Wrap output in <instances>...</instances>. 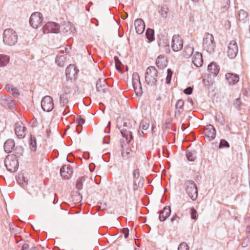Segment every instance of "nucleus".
Masks as SVG:
<instances>
[{"instance_id":"nucleus-1","label":"nucleus","mask_w":250,"mask_h":250,"mask_svg":"<svg viewBox=\"0 0 250 250\" xmlns=\"http://www.w3.org/2000/svg\"><path fill=\"white\" fill-rule=\"evenodd\" d=\"M184 187L187 194L192 201H195L198 197L197 187L195 183L192 180H186L184 183Z\"/></svg>"},{"instance_id":"nucleus-2","label":"nucleus","mask_w":250,"mask_h":250,"mask_svg":"<svg viewBox=\"0 0 250 250\" xmlns=\"http://www.w3.org/2000/svg\"><path fill=\"white\" fill-rule=\"evenodd\" d=\"M3 41L5 44L12 46L17 42L18 36L16 32L12 29H6L4 31Z\"/></svg>"},{"instance_id":"nucleus-3","label":"nucleus","mask_w":250,"mask_h":250,"mask_svg":"<svg viewBox=\"0 0 250 250\" xmlns=\"http://www.w3.org/2000/svg\"><path fill=\"white\" fill-rule=\"evenodd\" d=\"M203 47L207 52L211 53L213 52L215 47V42L213 35L206 33L203 40Z\"/></svg>"},{"instance_id":"nucleus-4","label":"nucleus","mask_w":250,"mask_h":250,"mask_svg":"<svg viewBox=\"0 0 250 250\" xmlns=\"http://www.w3.org/2000/svg\"><path fill=\"white\" fill-rule=\"evenodd\" d=\"M158 77V72L154 66L148 67L146 71L145 80L146 83L151 85L156 84Z\"/></svg>"},{"instance_id":"nucleus-5","label":"nucleus","mask_w":250,"mask_h":250,"mask_svg":"<svg viewBox=\"0 0 250 250\" xmlns=\"http://www.w3.org/2000/svg\"><path fill=\"white\" fill-rule=\"evenodd\" d=\"M4 165L9 171H15L19 166L17 156L15 155H8L5 159Z\"/></svg>"},{"instance_id":"nucleus-6","label":"nucleus","mask_w":250,"mask_h":250,"mask_svg":"<svg viewBox=\"0 0 250 250\" xmlns=\"http://www.w3.org/2000/svg\"><path fill=\"white\" fill-rule=\"evenodd\" d=\"M42 14L40 12H35L31 15L29 22L33 28H37L42 24Z\"/></svg>"},{"instance_id":"nucleus-7","label":"nucleus","mask_w":250,"mask_h":250,"mask_svg":"<svg viewBox=\"0 0 250 250\" xmlns=\"http://www.w3.org/2000/svg\"><path fill=\"white\" fill-rule=\"evenodd\" d=\"M238 52V47L237 42L234 40L229 42L228 44L227 53L228 56L231 59L236 57Z\"/></svg>"},{"instance_id":"nucleus-8","label":"nucleus","mask_w":250,"mask_h":250,"mask_svg":"<svg viewBox=\"0 0 250 250\" xmlns=\"http://www.w3.org/2000/svg\"><path fill=\"white\" fill-rule=\"evenodd\" d=\"M132 80V85L136 95L141 96L142 94V88L138 73H133Z\"/></svg>"},{"instance_id":"nucleus-9","label":"nucleus","mask_w":250,"mask_h":250,"mask_svg":"<svg viewBox=\"0 0 250 250\" xmlns=\"http://www.w3.org/2000/svg\"><path fill=\"white\" fill-rule=\"evenodd\" d=\"M42 109L46 112H50L54 108V103L52 98L49 96H45L41 101Z\"/></svg>"},{"instance_id":"nucleus-10","label":"nucleus","mask_w":250,"mask_h":250,"mask_svg":"<svg viewBox=\"0 0 250 250\" xmlns=\"http://www.w3.org/2000/svg\"><path fill=\"white\" fill-rule=\"evenodd\" d=\"M42 31L44 34L57 33L60 31V26L56 22H48L43 26Z\"/></svg>"},{"instance_id":"nucleus-11","label":"nucleus","mask_w":250,"mask_h":250,"mask_svg":"<svg viewBox=\"0 0 250 250\" xmlns=\"http://www.w3.org/2000/svg\"><path fill=\"white\" fill-rule=\"evenodd\" d=\"M15 131L18 138H24L26 135V128L22 122L18 121L15 124Z\"/></svg>"},{"instance_id":"nucleus-12","label":"nucleus","mask_w":250,"mask_h":250,"mask_svg":"<svg viewBox=\"0 0 250 250\" xmlns=\"http://www.w3.org/2000/svg\"><path fill=\"white\" fill-rule=\"evenodd\" d=\"M183 46V42L181 38L178 35H174L171 41V48L175 52L181 50Z\"/></svg>"},{"instance_id":"nucleus-13","label":"nucleus","mask_w":250,"mask_h":250,"mask_svg":"<svg viewBox=\"0 0 250 250\" xmlns=\"http://www.w3.org/2000/svg\"><path fill=\"white\" fill-rule=\"evenodd\" d=\"M205 137L208 141L213 140L216 136V130L212 125H207L204 130Z\"/></svg>"},{"instance_id":"nucleus-14","label":"nucleus","mask_w":250,"mask_h":250,"mask_svg":"<svg viewBox=\"0 0 250 250\" xmlns=\"http://www.w3.org/2000/svg\"><path fill=\"white\" fill-rule=\"evenodd\" d=\"M60 173L63 178L68 179L72 175V168L69 165H64L60 169Z\"/></svg>"},{"instance_id":"nucleus-15","label":"nucleus","mask_w":250,"mask_h":250,"mask_svg":"<svg viewBox=\"0 0 250 250\" xmlns=\"http://www.w3.org/2000/svg\"><path fill=\"white\" fill-rule=\"evenodd\" d=\"M225 76L227 82L230 85L235 84L239 82V76L236 74L228 73Z\"/></svg>"},{"instance_id":"nucleus-16","label":"nucleus","mask_w":250,"mask_h":250,"mask_svg":"<svg viewBox=\"0 0 250 250\" xmlns=\"http://www.w3.org/2000/svg\"><path fill=\"white\" fill-rule=\"evenodd\" d=\"M134 25L137 34H141L144 32L145 28V24L142 19H138L136 20L134 22Z\"/></svg>"},{"instance_id":"nucleus-17","label":"nucleus","mask_w":250,"mask_h":250,"mask_svg":"<svg viewBox=\"0 0 250 250\" xmlns=\"http://www.w3.org/2000/svg\"><path fill=\"white\" fill-rule=\"evenodd\" d=\"M192 62L196 67H201L203 62L202 54L198 52H196L193 55Z\"/></svg>"},{"instance_id":"nucleus-18","label":"nucleus","mask_w":250,"mask_h":250,"mask_svg":"<svg viewBox=\"0 0 250 250\" xmlns=\"http://www.w3.org/2000/svg\"><path fill=\"white\" fill-rule=\"evenodd\" d=\"M65 74L66 77L71 79L77 75V70L74 65L70 64L66 69Z\"/></svg>"},{"instance_id":"nucleus-19","label":"nucleus","mask_w":250,"mask_h":250,"mask_svg":"<svg viewBox=\"0 0 250 250\" xmlns=\"http://www.w3.org/2000/svg\"><path fill=\"white\" fill-rule=\"evenodd\" d=\"M171 213L169 207H165L159 213V220L161 221H164L167 218Z\"/></svg>"},{"instance_id":"nucleus-20","label":"nucleus","mask_w":250,"mask_h":250,"mask_svg":"<svg viewBox=\"0 0 250 250\" xmlns=\"http://www.w3.org/2000/svg\"><path fill=\"white\" fill-rule=\"evenodd\" d=\"M15 146V142L13 139H8L4 143V149L5 152L9 153L12 151Z\"/></svg>"},{"instance_id":"nucleus-21","label":"nucleus","mask_w":250,"mask_h":250,"mask_svg":"<svg viewBox=\"0 0 250 250\" xmlns=\"http://www.w3.org/2000/svg\"><path fill=\"white\" fill-rule=\"evenodd\" d=\"M156 64L160 69H163L167 66V62L164 55H160L156 60Z\"/></svg>"},{"instance_id":"nucleus-22","label":"nucleus","mask_w":250,"mask_h":250,"mask_svg":"<svg viewBox=\"0 0 250 250\" xmlns=\"http://www.w3.org/2000/svg\"><path fill=\"white\" fill-rule=\"evenodd\" d=\"M208 70L210 74L213 77H215L219 71V68L215 64L211 63L208 65Z\"/></svg>"},{"instance_id":"nucleus-23","label":"nucleus","mask_w":250,"mask_h":250,"mask_svg":"<svg viewBox=\"0 0 250 250\" xmlns=\"http://www.w3.org/2000/svg\"><path fill=\"white\" fill-rule=\"evenodd\" d=\"M193 51L194 48L192 46H186L183 51V56L186 58H188L192 55Z\"/></svg>"},{"instance_id":"nucleus-24","label":"nucleus","mask_w":250,"mask_h":250,"mask_svg":"<svg viewBox=\"0 0 250 250\" xmlns=\"http://www.w3.org/2000/svg\"><path fill=\"white\" fill-rule=\"evenodd\" d=\"M121 132L123 137L125 138L127 143H129L133 138L131 132L123 128L121 130Z\"/></svg>"},{"instance_id":"nucleus-25","label":"nucleus","mask_w":250,"mask_h":250,"mask_svg":"<svg viewBox=\"0 0 250 250\" xmlns=\"http://www.w3.org/2000/svg\"><path fill=\"white\" fill-rule=\"evenodd\" d=\"M10 61V57L4 54H0V67L7 65Z\"/></svg>"},{"instance_id":"nucleus-26","label":"nucleus","mask_w":250,"mask_h":250,"mask_svg":"<svg viewBox=\"0 0 250 250\" xmlns=\"http://www.w3.org/2000/svg\"><path fill=\"white\" fill-rule=\"evenodd\" d=\"M186 156L189 161H194L196 158V151L195 150L188 149L186 153Z\"/></svg>"},{"instance_id":"nucleus-27","label":"nucleus","mask_w":250,"mask_h":250,"mask_svg":"<svg viewBox=\"0 0 250 250\" xmlns=\"http://www.w3.org/2000/svg\"><path fill=\"white\" fill-rule=\"evenodd\" d=\"M248 17L247 13L244 10H241L238 13V20L242 22H245L247 21Z\"/></svg>"},{"instance_id":"nucleus-28","label":"nucleus","mask_w":250,"mask_h":250,"mask_svg":"<svg viewBox=\"0 0 250 250\" xmlns=\"http://www.w3.org/2000/svg\"><path fill=\"white\" fill-rule=\"evenodd\" d=\"M106 86L105 80L104 79H99L96 84L97 90L98 91H103L104 87Z\"/></svg>"},{"instance_id":"nucleus-29","label":"nucleus","mask_w":250,"mask_h":250,"mask_svg":"<svg viewBox=\"0 0 250 250\" xmlns=\"http://www.w3.org/2000/svg\"><path fill=\"white\" fill-rule=\"evenodd\" d=\"M66 61V58L63 55H58L56 59V63L58 66H63Z\"/></svg>"},{"instance_id":"nucleus-30","label":"nucleus","mask_w":250,"mask_h":250,"mask_svg":"<svg viewBox=\"0 0 250 250\" xmlns=\"http://www.w3.org/2000/svg\"><path fill=\"white\" fill-rule=\"evenodd\" d=\"M29 146L30 149L35 151L37 148V143H36V139L34 136L31 135L30 139L29 141Z\"/></svg>"},{"instance_id":"nucleus-31","label":"nucleus","mask_w":250,"mask_h":250,"mask_svg":"<svg viewBox=\"0 0 250 250\" xmlns=\"http://www.w3.org/2000/svg\"><path fill=\"white\" fill-rule=\"evenodd\" d=\"M168 12V8L166 6H162L159 11V13L163 18H166L167 17Z\"/></svg>"},{"instance_id":"nucleus-32","label":"nucleus","mask_w":250,"mask_h":250,"mask_svg":"<svg viewBox=\"0 0 250 250\" xmlns=\"http://www.w3.org/2000/svg\"><path fill=\"white\" fill-rule=\"evenodd\" d=\"M60 104L64 105L68 102V95L62 94L60 97Z\"/></svg>"},{"instance_id":"nucleus-33","label":"nucleus","mask_w":250,"mask_h":250,"mask_svg":"<svg viewBox=\"0 0 250 250\" xmlns=\"http://www.w3.org/2000/svg\"><path fill=\"white\" fill-rule=\"evenodd\" d=\"M146 34V38L148 40L152 41L154 40V31L153 29H147Z\"/></svg>"},{"instance_id":"nucleus-34","label":"nucleus","mask_w":250,"mask_h":250,"mask_svg":"<svg viewBox=\"0 0 250 250\" xmlns=\"http://www.w3.org/2000/svg\"><path fill=\"white\" fill-rule=\"evenodd\" d=\"M184 105V102L183 100H178L175 104V107L177 110H178L179 114L181 113L180 110L182 109Z\"/></svg>"},{"instance_id":"nucleus-35","label":"nucleus","mask_w":250,"mask_h":250,"mask_svg":"<svg viewBox=\"0 0 250 250\" xmlns=\"http://www.w3.org/2000/svg\"><path fill=\"white\" fill-rule=\"evenodd\" d=\"M85 181L83 177H81L77 181L76 188L78 189H81L83 188V183Z\"/></svg>"},{"instance_id":"nucleus-36","label":"nucleus","mask_w":250,"mask_h":250,"mask_svg":"<svg viewBox=\"0 0 250 250\" xmlns=\"http://www.w3.org/2000/svg\"><path fill=\"white\" fill-rule=\"evenodd\" d=\"M172 75V71L170 69L167 70V76L166 78V83L168 84L170 83Z\"/></svg>"},{"instance_id":"nucleus-37","label":"nucleus","mask_w":250,"mask_h":250,"mask_svg":"<svg viewBox=\"0 0 250 250\" xmlns=\"http://www.w3.org/2000/svg\"><path fill=\"white\" fill-rule=\"evenodd\" d=\"M189 247L186 243H181L178 248V250H189Z\"/></svg>"},{"instance_id":"nucleus-38","label":"nucleus","mask_w":250,"mask_h":250,"mask_svg":"<svg viewBox=\"0 0 250 250\" xmlns=\"http://www.w3.org/2000/svg\"><path fill=\"white\" fill-rule=\"evenodd\" d=\"M234 106L238 109H240L241 105L242 104L240 98H237L235 100L234 103Z\"/></svg>"},{"instance_id":"nucleus-39","label":"nucleus","mask_w":250,"mask_h":250,"mask_svg":"<svg viewBox=\"0 0 250 250\" xmlns=\"http://www.w3.org/2000/svg\"><path fill=\"white\" fill-rule=\"evenodd\" d=\"M71 88L70 86L64 85L62 87V90L64 94L68 95L71 92Z\"/></svg>"},{"instance_id":"nucleus-40","label":"nucleus","mask_w":250,"mask_h":250,"mask_svg":"<svg viewBox=\"0 0 250 250\" xmlns=\"http://www.w3.org/2000/svg\"><path fill=\"white\" fill-rule=\"evenodd\" d=\"M73 112H71L68 106H67L64 109L63 114L64 115L70 116L73 115Z\"/></svg>"},{"instance_id":"nucleus-41","label":"nucleus","mask_w":250,"mask_h":250,"mask_svg":"<svg viewBox=\"0 0 250 250\" xmlns=\"http://www.w3.org/2000/svg\"><path fill=\"white\" fill-rule=\"evenodd\" d=\"M191 218L192 219L196 220L198 217L197 212V211L194 208H192L191 209Z\"/></svg>"},{"instance_id":"nucleus-42","label":"nucleus","mask_w":250,"mask_h":250,"mask_svg":"<svg viewBox=\"0 0 250 250\" xmlns=\"http://www.w3.org/2000/svg\"><path fill=\"white\" fill-rule=\"evenodd\" d=\"M229 144L227 141H226L225 140H221L220 143L219 147H229Z\"/></svg>"},{"instance_id":"nucleus-43","label":"nucleus","mask_w":250,"mask_h":250,"mask_svg":"<svg viewBox=\"0 0 250 250\" xmlns=\"http://www.w3.org/2000/svg\"><path fill=\"white\" fill-rule=\"evenodd\" d=\"M77 126H81L84 123L85 120L83 118L80 117L77 120Z\"/></svg>"},{"instance_id":"nucleus-44","label":"nucleus","mask_w":250,"mask_h":250,"mask_svg":"<svg viewBox=\"0 0 250 250\" xmlns=\"http://www.w3.org/2000/svg\"><path fill=\"white\" fill-rule=\"evenodd\" d=\"M149 127V124L147 123H142L140 125V128H142L143 130H146Z\"/></svg>"},{"instance_id":"nucleus-45","label":"nucleus","mask_w":250,"mask_h":250,"mask_svg":"<svg viewBox=\"0 0 250 250\" xmlns=\"http://www.w3.org/2000/svg\"><path fill=\"white\" fill-rule=\"evenodd\" d=\"M179 217L177 214H175L171 218V222L173 223L174 222H176L177 223L179 222Z\"/></svg>"},{"instance_id":"nucleus-46","label":"nucleus","mask_w":250,"mask_h":250,"mask_svg":"<svg viewBox=\"0 0 250 250\" xmlns=\"http://www.w3.org/2000/svg\"><path fill=\"white\" fill-rule=\"evenodd\" d=\"M216 120L221 124H224V118L223 117H220L219 115L216 116Z\"/></svg>"},{"instance_id":"nucleus-47","label":"nucleus","mask_w":250,"mask_h":250,"mask_svg":"<svg viewBox=\"0 0 250 250\" xmlns=\"http://www.w3.org/2000/svg\"><path fill=\"white\" fill-rule=\"evenodd\" d=\"M192 88H191V87H188L184 90V92L187 94H190L192 93Z\"/></svg>"},{"instance_id":"nucleus-48","label":"nucleus","mask_w":250,"mask_h":250,"mask_svg":"<svg viewBox=\"0 0 250 250\" xmlns=\"http://www.w3.org/2000/svg\"><path fill=\"white\" fill-rule=\"evenodd\" d=\"M140 175L139 170L138 169H136L133 171V176L136 178H138Z\"/></svg>"},{"instance_id":"nucleus-49","label":"nucleus","mask_w":250,"mask_h":250,"mask_svg":"<svg viewBox=\"0 0 250 250\" xmlns=\"http://www.w3.org/2000/svg\"><path fill=\"white\" fill-rule=\"evenodd\" d=\"M11 91L13 92V94L14 96L17 97L19 95V93L18 92V90L15 87L11 88Z\"/></svg>"},{"instance_id":"nucleus-50","label":"nucleus","mask_w":250,"mask_h":250,"mask_svg":"<svg viewBox=\"0 0 250 250\" xmlns=\"http://www.w3.org/2000/svg\"><path fill=\"white\" fill-rule=\"evenodd\" d=\"M128 229H124L123 230V232L125 235V238H127L128 236Z\"/></svg>"},{"instance_id":"nucleus-51","label":"nucleus","mask_w":250,"mask_h":250,"mask_svg":"<svg viewBox=\"0 0 250 250\" xmlns=\"http://www.w3.org/2000/svg\"><path fill=\"white\" fill-rule=\"evenodd\" d=\"M130 153L129 152V150H126L125 151L124 150H123L122 151V156L123 157H125V156H127L128 154H129Z\"/></svg>"},{"instance_id":"nucleus-52","label":"nucleus","mask_w":250,"mask_h":250,"mask_svg":"<svg viewBox=\"0 0 250 250\" xmlns=\"http://www.w3.org/2000/svg\"><path fill=\"white\" fill-rule=\"evenodd\" d=\"M11 88H13V87L12 86H10V85H6V87H5V88L7 89V90L8 91H9V90H11Z\"/></svg>"},{"instance_id":"nucleus-53","label":"nucleus","mask_w":250,"mask_h":250,"mask_svg":"<svg viewBox=\"0 0 250 250\" xmlns=\"http://www.w3.org/2000/svg\"><path fill=\"white\" fill-rule=\"evenodd\" d=\"M246 232L248 233H250V226H249L247 227Z\"/></svg>"},{"instance_id":"nucleus-54","label":"nucleus","mask_w":250,"mask_h":250,"mask_svg":"<svg viewBox=\"0 0 250 250\" xmlns=\"http://www.w3.org/2000/svg\"><path fill=\"white\" fill-rule=\"evenodd\" d=\"M188 101L189 102V103L191 104V105H193V102L191 99H188Z\"/></svg>"},{"instance_id":"nucleus-55","label":"nucleus","mask_w":250,"mask_h":250,"mask_svg":"<svg viewBox=\"0 0 250 250\" xmlns=\"http://www.w3.org/2000/svg\"><path fill=\"white\" fill-rule=\"evenodd\" d=\"M30 250H39L36 247H34L31 249Z\"/></svg>"},{"instance_id":"nucleus-56","label":"nucleus","mask_w":250,"mask_h":250,"mask_svg":"<svg viewBox=\"0 0 250 250\" xmlns=\"http://www.w3.org/2000/svg\"><path fill=\"white\" fill-rule=\"evenodd\" d=\"M21 177L22 178H23V176L22 175H20L18 177V178L20 179Z\"/></svg>"},{"instance_id":"nucleus-57","label":"nucleus","mask_w":250,"mask_h":250,"mask_svg":"<svg viewBox=\"0 0 250 250\" xmlns=\"http://www.w3.org/2000/svg\"><path fill=\"white\" fill-rule=\"evenodd\" d=\"M139 134H140V135H141V133H142V134H144V132H143V131H141V132L140 130H139Z\"/></svg>"},{"instance_id":"nucleus-58","label":"nucleus","mask_w":250,"mask_h":250,"mask_svg":"<svg viewBox=\"0 0 250 250\" xmlns=\"http://www.w3.org/2000/svg\"><path fill=\"white\" fill-rule=\"evenodd\" d=\"M194 2H198L199 0H192Z\"/></svg>"},{"instance_id":"nucleus-59","label":"nucleus","mask_w":250,"mask_h":250,"mask_svg":"<svg viewBox=\"0 0 250 250\" xmlns=\"http://www.w3.org/2000/svg\"><path fill=\"white\" fill-rule=\"evenodd\" d=\"M110 125V122H108V126H109V125Z\"/></svg>"},{"instance_id":"nucleus-60","label":"nucleus","mask_w":250,"mask_h":250,"mask_svg":"<svg viewBox=\"0 0 250 250\" xmlns=\"http://www.w3.org/2000/svg\"><path fill=\"white\" fill-rule=\"evenodd\" d=\"M67 49L66 48H65V51H66V52H67Z\"/></svg>"},{"instance_id":"nucleus-61","label":"nucleus","mask_w":250,"mask_h":250,"mask_svg":"<svg viewBox=\"0 0 250 250\" xmlns=\"http://www.w3.org/2000/svg\"><path fill=\"white\" fill-rule=\"evenodd\" d=\"M89 3L90 4H92V3L91 2H90Z\"/></svg>"},{"instance_id":"nucleus-62","label":"nucleus","mask_w":250,"mask_h":250,"mask_svg":"<svg viewBox=\"0 0 250 250\" xmlns=\"http://www.w3.org/2000/svg\"><path fill=\"white\" fill-rule=\"evenodd\" d=\"M228 1H229V0H227Z\"/></svg>"}]
</instances>
